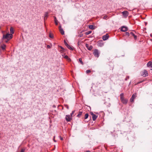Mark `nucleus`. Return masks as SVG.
Returning <instances> with one entry per match:
<instances>
[{"label": "nucleus", "instance_id": "1", "mask_svg": "<svg viewBox=\"0 0 152 152\" xmlns=\"http://www.w3.org/2000/svg\"><path fill=\"white\" fill-rule=\"evenodd\" d=\"M140 74L143 77H146L148 75V72L147 70L144 69L141 72Z\"/></svg>", "mask_w": 152, "mask_h": 152}, {"label": "nucleus", "instance_id": "2", "mask_svg": "<svg viewBox=\"0 0 152 152\" xmlns=\"http://www.w3.org/2000/svg\"><path fill=\"white\" fill-rule=\"evenodd\" d=\"M12 34L7 33L6 35H3V38L9 40L12 38Z\"/></svg>", "mask_w": 152, "mask_h": 152}, {"label": "nucleus", "instance_id": "3", "mask_svg": "<svg viewBox=\"0 0 152 152\" xmlns=\"http://www.w3.org/2000/svg\"><path fill=\"white\" fill-rule=\"evenodd\" d=\"M93 53L95 57L98 58L100 53L97 49H96L94 50Z\"/></svg>", "mask_w": 152, "mask_h": 152}, {"label": "nucleus", "instance_id": "4", "mask_svg": "<svg viewBox=\"0 0 152 152\" xmlns=\"http://www.w3.org/2000/svg\"><path fill=\"white\" fill-rule=\"evenodd\" d=\"M135 34H136V33L134 31L131 32L130 33V35L131 36L133 37L135 40H136L137 37L135 35Z\"/></svg>", "mask_w": 152, "mask_h": 152}, {"label": "nucleus", "instance_id": "5", "mask_svg": "<svg viewBox=\"0 0 152 152\" xmlns=\"http://www.w3.org/2000/svg\"><path fill=\"white\" fill-rule=\"evenodd\" d=\"M137 97L136 94L134 93L132 95L131 98L130 99V101L131 102H134V99Z\"/></svg>", "mask_w": 152, "mask_h": 152}, {"label": "nucleus", "instance_id": "6", "mask_svg": "<svg viewBox=\"0 0 152 152\" xmlns=\"http://www.w3.org/2000/svg\"><path fill=\"white\" fill-rule=\"evenodd\" d=\"M91 115H92V119L94 121H95L97 118V116L94 114L92 112L90 113Z\"/></svg>", "mask_w": 152, "mask_h": 152}, {"label": "nucleus", "instance_id": "7", "mask_svg": "<svg viewBox=\"0 0 152 152\" xmlns=\"http://www.w3.org/2000/svg\"><path fill=\"white\" fill-rule=\"evenodd\" d=\"M72 118V117L69 115H66V120L68 121H70L71 120Z\"/></svg>", "mask_w": 152, "mask_h": 152}, {"label": "nucleus", "instance_id": "8", "mask_svg": "<svg viewBox=\"0 0 152 152\" xmlns=\"http://www.w3.org/2000/svg\"><path fill=\"white\" fill-rule=\"evenodd\" d=\"M123 15L125 17H127L129 15V12L126 11H124L122 12Z\"/></svg>", "mask_w": 152, "mask_h": 152}, {"label": "nucleus", "instance_id": "9", "mask_svg": "<svg viewBox=\"0 0 152 152\" xmlns=\"http://www.w3.org/2000/svg\"><path fill=\"white\" fill-rule=\"evenodd\" d=\"M109 37V35L107 34H106L105 35H104L102 37V39L104 40H106L108 39Z\"/></svg>", "mask_w": 152, "mask_h": 152}, {"label": "nucleus", "instance_id": "10", "mask_svg": "<svg viewBox=\"0 0 152 152\" xmlns=\"http://www.w3.org/2000/svg\"><path fill=\"white\" fill-rule=\"evenodd\" d=\"M127 27L125 26H123L121 29V31L123 32L126 31H127Z\"/></svg>", "mask_w": 152, "mask_h": 152}, {"label": "nucleus", "instance_id": "11", "mask_svg": "<svg viewBox=\"0 0 152 152\" xmlns=\"http://www.w3.org/2000/svg\"><path fill=\"white\" fill-rule=\"evenodd\" d=\"M86 47L89 50H91L93 48V47L91 45L89 46L88 44H86Z\"/></svg>", "mask_w": 152, "mask_h": 152}, {"label": "nucleus", "instance_id": "12", "mask_svg": "<svg viewBox=\"0 0 152 152\" xmlns=\"http://www.w3.org/2000/svg\"><path fill=\"white\" fill-rule=\"evenodd\" d=\"M59 30L62 35L64 34V32L63 29L61 28V26H59Z\"/></svg>", "mask_w": 152, "mask_h": 152}, {"label": "nucleus", "instance_id": "13", "mask_svg": "<svg viewBox=\"0 0 152 152\" xmlns=\"http://www.w3.org/2000/svg\"><path fill=\"white\" fill-rule=\"evenodd\" d=\"M148 67L152 68V61H150L147 64Z\"/></svg>", "mask_w": 152, "mask_h": 152}, {"label": "nucleus", "instance_id": "14", "mask_svg": "<svg viewBox=\"0 0 152 152\" xmlns=\"http://www.w3.org/2000/svg\"><path fill=\"white\" fill-rule=\"evenodd\" d=\"M122 102L124 104H126L128 102V100L126 99H124L121 100Z\"/></svg>", "mask_w": 152, "mask_h": 152}, {"label": "nucleus", "instance_id": "15", "mask_svg": "<svg viewBox=\"0 0 152 152\" xmlns=\"http://www.w3.org/2000/svg\"><path fill=\"white\" fill-rule=\"evenodd\" d=\"M62 56H63L64 57V58L66 59L68 61H71L70 58L69 57L67 56H64L62 55Z\"/></svg>", "mask_w": 152, "mask_h": 152}, {"label": "nucleus", "instance_id": "16", "mask_svg": "<svg viewBox=\"0 0 152 152\" xmlns=\"http://www.w3.org/2000/svg\"><path fill=\"white\" fill-rule=\"evenodd\" d=\"M10 34H12H12H13L14 33V30L13 28L12 27H10Z\"/></svg>", "mask_w": 152, "mask_h": 152}, {"label": "nucleus", "instance_id": "17", "mask_svg": "<svg viewBox=\"0 0 152 152\" xmlns=\"http://www.w3.org/2000/svg\"><path fill=\"white\" fill-rule=\"evenodd\" d=\"M48 16V12H46L44 15V20H45L47 19V18Z\"/></svg>", "mask_w": 152, "mask_h": 152}, {"label": "nucleus", "instance_id": "18", "mask_svg": "<svg viewBox=\"0 0 152 152\" xmlns=\"http://www.w3.org/2000/svg\"><path fill=\"white\" fill-rule=\"evenodd\" d=\"M89 28L91 29H94L95 28V26L93 25H89Z\"/></svg>", "mask_w": 152, "mask_h": 152}, {"label": "nucleus", "instance_id": "19", "mask_svg": "<svg viewBox=\"0 0 152 152\" xmlns=\"http://www.w3.org/2000/svg\"><path fill=\"white\" fill-rule=\"evenodd\" d=\"M124 94L123 93L121 94H120L121 100L124 99Z\"/></svg>", "mask_w": 152, "mask_h": 152}, {"label": "nucleus", "instance_id": "20", "mask_svg": "<svg viewBox=\"0 0 152 152\" xmlns=\"http://www.w3.org/2000/svg\"><path fill=\"white\" fill-rule=\"evenodd\" d=\"M82 113L83 112H82L80 111L79 112L78 114L77 115V116L79 118L82 115Z\"/></svg>", "mask_w": 152, "mask_h": 152}, {"label": "nucleus", "instance_id": "21", "mask_svg": "<svg viewBox=\"0 0 152 152\" xmlns=\"http://www.w3.org/2000/svg\"><path fill=\"white\" fill-rule=\"evenodd\" d=\"M66 46L69 50H73L72 48L68 44Z\"/></svg>", "mask_w": 152, "mask_h": 152}, {"label": "nucleus", "instance_id": "22", "mask_svg": "<svg viewBox=\"0 0 152 152\" xmlns=\"http://www.w3.org/2000/svg\"><path fill=\"white\" fill-rule=\"evenodd\" d=\"M92 31H88L85 32V34L86 35H88L91 33Z\"/></svg>", "mask_w": 152, "mask_h": 152}, {"label": "nucleus", "instance_id": "23", "mask_svg": "<svg viewBox=\"0 0 152 152\" xmlns=\"http://www.w3.org/2000/svg\"><path fill=\"white\" fill-rule=\"evenodd\" d=\"M54 20L55 24L56 25H57L58 24V23L57 22V20L56 19V17H54Z\"/></svg>", "mask_w": 152, "mask_h": 152}, {"label": "nucleus", "instance_id": "24", "mask_svg": "<svg viewBox=\"0 0 152 152\" xmlns=\"http://www.w3.org/2000/svg\"><path fill=\"white\" fill-rule=\"evenodd\" d=\"M6 48V45L4 44L1 46V48L2 50H5Z\"/></svg>", "mask_w": 152, "mask_h": 152}, {"label": "nucleus", "instance_id": "25", "mask_svg": "<svg viewBox=\"0 0 152 152\" xmlns=\"http://www.w3.org/2000/svg\"><path fill=\"white\" fill-rule=\"evenodd\" d=\"M79 61L83 65V63L82 61V59L81 58H80L79 59Z\"/></svg>", "mask_w": 152, "mask_h": 152}, {"label": "nucleus", "instance_id": "26", "mask_svg": "<svg viewBox=\"0 0 152 152\" xmlns=\"http://www.w3.org/2000/svg\"><path fill=\"white\" fill-rule=\"evenodd\" d=\"M88 113L86 114L85 115V117H84L85 119H86L87 118H88Z\"/></svg>", "mask_w": 152, "mask_h": 152}, {"label": "nucleus", "instance_id": "27", "mask_svg": "<svg viewBox=\"0 0 152 152\" xmlns=\"http://www.w3.org/2000/svg\"><path fill=\"white\" fill-rule=\"evenodd\" d=\"M49 37L51 38H53V34L50 33L49 34Z\"/></svg>", "mask_w": 152, "mask_h": 152}, {"label": "nucleus", "instance_id": "28", "mask_svg": "<svg viewBox=\"0 0 152 152\" xmlns=\"http://www.w3.org/2000/svg\"><path fill=\"white\" fill-rule=\"evenodd\" d=\"M108 18V16L107 15H105L103 18V19L105 20L107 19Z\"/></svg>", "mask_w": 152, "mask_h": 152}, {"label": "nucleus", "instance_id": "29", "mask_svg": "<svg viewBox=\"0 0 152 152\" xmlns=\"http://www.w3.org/2000/svg\"><path fill=\"white\" fill-rule=\"evenodd\" d=\"M91 72V71L90 70H87L86 71V73L87 74Z\"/></svg>", "mask_w": 152, "mask_h": 152}, {"label": "nucleus", "instance_id": "30", "mask_svg": "<svg viewBox=\"0 0 152 152\" xmlns=\"http://www.w3.org/2000/svg\"><path fill=\"white\" fill-rule=\"evenodd\" d=\"M126 35H127V36H129V35H130V33H129V32H126Z\"/></svg>", "mask_w": 152, "mask_h": 152}, {"label": "nucleus", "instance_id": "31", "mask_svg": "<svg viewBox=\"0 0 152 152\" xmlns=\"http://www.w3.org/2000/svg\"><path fill=\"white\" fill-rule=\"evenodd\" d=\"M75 111H73L72 112V113H71V116L72 117V115H73L74 114V113H75Z\"/></svg>", "mask_w": 152, "mask_h": 152}, {"label": "nucleus", "instance_id": "32", "mask_svg": "<svg viewBox=\"0 0 152 152\" xmlns=\"http://www.w3.org/2000/svg\"><path fill=\"white\" fill-rule=\"evenodd\" d=\"M129 78V76H127L125 79V80H127Z\"/></svg>", "mask_w": 152, "mask_h": 152}, {"label": "nucleus", "instance_id": "33", "mask_svg": "<svg viewBox=\"0 0 152 152\" xmlns=\"http://www.w3.org/2000/svg\"><path fill=\"white\" fill-rule=\"evenodd\" d=\"M64 43L66 46L68 45L67 43L66 42L65 40H64Z\"/></svg>", "mask_w": 152, "mask_h": 152}, {"label": "nucleus", "instance_id": "34", "mask_svg": "<svg viewBox=\"0 0 152 152\" xmlns=\"http://www.w3.org/2000/svg\"><path fill=\"white\" fill-rule=\"evenodd\" d=\"M25 151V150L23 149H22L20 152H24Z\"/></svg>", "mask_w": 152, "mask_h": 152}, {"label": "nucleus", "instance_id": "35", "mask_svg": "<svg viewBox=\"0 0 152 152\" xmlns=\"http://www.w3.org/2000/svg\"><path fill=\"white\" fill-rule=\"evenodd\" d=\"M60 137V139L61 140H63V138L62 137Z\"/></svg>", "mask_w": 152, "mask_h": 152}, {"label": "nucleus", "instance_id": "36", "mask_svg": "<svg viewBox=\"0 0 152 152\" xmlns=\"http://www.w3.org/2000/svg\"><path fill=\"white\" fill-rule=\"evenodd\" d=\"M47 47L48 48H50V46L49 45H47Z\"/></svg>", "mask_w": 152, "mask_h": 152}, {"label": "nucleus", "instance_id": "37", "mask_svg": "<svg viewBox=\"0 0 152 152\" xmlns=\"http://www.w3.org/2000/svg\"><path fill=\"white\" fill-rule=\"evenodd\" d=\"M60 47L61 49H63L64 48L62 47L61 46Z\"/></svg>", "mask_w": 152, "mask_h": 152}, {"label": "nucleus", "instance_id": "38", "mask_svg": "<svg viewBox=\"0 0 152 152\" xmlns=\"http://www.w3.org/2000/svg\"><path fill=\"white\" fill-rule=\"evenodd\" d=\"M141 82H138V83H138V84L140 83H141Z\"/></svg>", "mask_w": 152, "mask_h": 152}]
</instances>
